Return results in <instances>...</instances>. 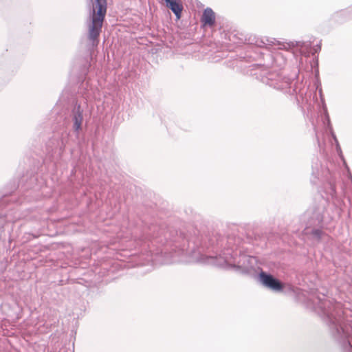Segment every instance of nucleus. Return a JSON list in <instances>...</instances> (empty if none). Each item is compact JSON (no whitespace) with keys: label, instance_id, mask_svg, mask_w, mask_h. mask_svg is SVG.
I'll return each mask as SVG.
<instances>
[{"label":"nucleus","instance_id":"obj_1","mask_svg":"<svg viewBox=\"0 0 352 352\" xmlns=\"http://www.w3.org/2000/svg\"><path fill=\"white\" fill-rule=\"evenodd\" d=\"M107 0H96L93 5L91 21L88 24V39L92 46H97L107 13Z\"/></svg>","mask_w":352,"mask_h":352},{"label":"nucleus","instance_id":"obj_2","mask_svg":"<svg viewBox=\"0 0 352 352\" xmlns=\"http://www.w3.org/2000/svg\"><path fill=\"white\" fill-rule=\"evenodd\" d=\"M262 283L265 286L276 291H280L283 288V285L277 279L274 278L272 276L261 272L260 274Z\"/></svg>","mask_w":352,"mask_h":352},{"label":"nucleus","instance_id":"obj_3","mask_svg":"<svg viewBox=\"0 0 352 352\" xmlns=\"http://www.w3.org/2000/svg\"><path fill=\"white\" fill-rule=\"evenodd\" d=\"M201 21L205 25L212 26L214 24L215 14L210 8H206L203 13Z\"/></svg>","mask_w":352,"mask_h":352},{"label":"nucleus","instance_id":"obj_4","mask_svg":"<svg viewBox=\"0 0 352 352\" xmlns=\"http://www.w3.org/2000/svg\"><path fill=\"white\" fill-rule=\"evenodd\" d=\"M166 6L173 12L178 19L180 18L183 6L179 0H172L166 3Z\"/></svg>","mask_w":352,"mask_h":352},{"label":"nucleus","instance_id":"obj_5","mask_svg":"<svg viewBox=\"0 0 352 352\" xmlns=\"http://www.w3.org/2000/svg\"><path fill=\"white\" fill-rule=\"evenodd\" d=\"M82 120V112L78 110L74 116V129L76 131H78L81 129Z\"/></svg>","mask_w":352,"mask_h":352},{"label":"nucleus","instance_id":"obj_6","mask_svg":"<svg viewBox=\"0 0 352 352\" xmlns=\"http://www.w3.org/2000/svg\"><path fill=\"white\" fill-rule=\"evenodd\" d=\"M313 233H314V234L318 236V235H320V234L321 231H320V230H314V231L313 232Z\"/></svg>","mask_w":352,"mask_h":352}]
</instances>
